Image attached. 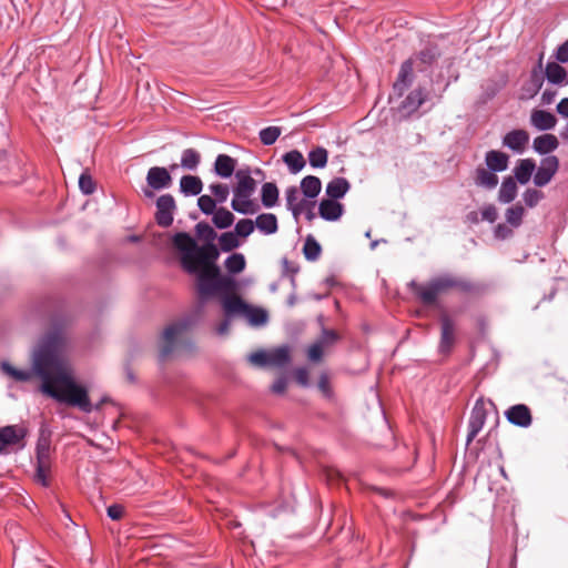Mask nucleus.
Returning a JSON list of instances; mask_svg holds the SVG:
<instances>
[{"instance_id": "nucleus-42", "label": "nucleus", "mask_w": 568, "mask_h": 568, "mask_svg": "<svg viewBox=\"0 0 568 568\" xmlns=\"http://www.w3.org/2000/svg\"><path fill=\"white\" fill-rule=\"evenodd\" d=\"M525 210L523 205L516 204L507 209L506 221L513 227H518L523 222Z\"/></svg>"}, {"instance_id": "nucleus-10", "label": "nucleus", "mask_w": 568, "mask_h": 568, "mask_svg": "<svg viewBox=\"0 0 568 568\" xmlns=\"http://www.w3.org/2000/svg\"><path fill=\"white\" fill-rule=\"evenodd\" d=\"M440 339L438 353L442 355L450 354L456 342V326L454 321L446 314L440 315Z\"/></svg>"}, {"instance_id": "nucleus-4", "label": "nucleus", "mask_w": 568, "mask_h": 568, "mask_svg": "<svg viewBox=\"0 0 568 568\" xmlns=\"http://www.w3.org/2000/svg\"><path fill=\"white\" fill-rule=\"evenodd\" d=\"M239 291V282L233 277H217L215 281L203 280L196 284L200 304L204 305L213 297H219L224 318L216 326L217 335H225L230 331L231 321L237 315H229L225 308L226 301H231V293Z\"/></svg>"}, {"instance_id": "nucleus-59", "label": "nucleus", "mask_w": 568, "mask_h": 568, "mask_svg": "<svg viewBox=\"0 0 568 568\" xmlns=\"http://www.w3.org/2000/svg\"><path fill=\"white\" fill-rule=\"evenodd\" d=\"M307 356L312 362H318L321 361L323 356V347L320 343H315L310 346Z\"/></svg>"}, {"instance_id": "nucleus-48", "label": "nucleus", "mask_w": 568, "mask_h": 568, "mask_svg": "<svg viewBox=\"0 0 568 568\" xmlns=\"http://www.w3.org/2000/svg\"><path fill=\"white\" fill-rule=\"evenodd\" d=\"M247 361L258 367H267L268 366V352L264 349L256 351L251 353L247 356Z\"/></svg>"}, {"instance_id": "nucleus-49", "label": "nucleus", "mask_w": 568, "mask_h": 568, "mask_svg": "<svg viewBox=\"0 0 568 568\" xmlns=\"http://www.w3.org/2000/svg\"><path fill=\"white\" fill-rule=\"evenodd\" d=\"M210 191L214 194L215 201L219 203H223L226 201L230 189L226 184L222 183H213L210 185Z\"/></svg>"}, {"instance_id": "nucleus-38", "label": "nucleus", "mask_w": 568, "mask_h": 568, "mask_svg": "<svg viewBox=\"0 0 568 568\" xmlns=\"http://www.w3.org/2000/svg\"><path fill=\"white\" fill-rule=\"evenodd\" d=\"M257 180H239L233 193L235 197L247 199L255 192Z\"/></svg>"}, {"instance_id": "nucleus-21", "label": "nucleus", "mask_w": 568, "mask_h": 568, "mask_svg": "<svg viewBox=\"0 0 568 568\" xmlns=\"http://www.w3.org/2000/svg\"><path fill=\"white\" fill-rule=\"evenodd\" d=\"M237 161L227 154H219L215 159L213 172L219 178H233Z\"/></svg>"}, {"instance_id": "nucleus-12", "label": "nucleus", "mask_w": 568, "mask_h": 568, "mask_svg": "<svg viewBox=\"0 0 568 568\" xmlns=\"http://www.w3.org/2000/svg\"><path fill=\"white\" fill-rule=\"evenodd\" d=\"M414 75V59L405 60L399 69L396 81L393 84V92L397 97H402L404 92L413 84Z\"/></svg>"}, {"instance_id": "nucleus-7", "label": "nucleus", "mask_w": 568, "mask_h": 568, "mask_svg": "<svg viewBox=\"0 0 568 568\" xmlns=\"http://www.w3.org/2000/svg\"><path fill=\"white\" fill-rule=\"evenodd\" d=\"M225 304L229 315L243 316L252 326H262L266 324L268 320L266 310L246 303L241 296L236 295V293H231V301H226Z\"/></svg>"}, {"instance_id": "nucleus-19", "label": "nucleus", "mask_w": 568, "mask_h": 568, "mask_svg": "<svg viewBox=\"0 0 568 568\" xmlns=\"http://www.w3.org/2000/svg\"><path fill=\"white\" fill-rule=\"evenodd\" d=\"M551 84L566 87L568 85V73L558 62H548L545 68L544 79Z\"/></svg>"}, {"instance_id": "nucleus-39", "label": "nucleus", "mask_w": 568, "mask_h": 568, "mask_svg": "<svg viewBox=\"0 0 568 568\" xmlns=\"http://www.w3.org/2000/svg\"><path fill=\"white\" fill-rule=\"evenodd\" d=\"M535 170L536 163L532 159H523L518 161L511 178H532Z\"/></svg>"}, {"instance_id": "nucleus-40", "label": "nucleus", "mask_w": 568, "mask_h": 568, "mask_svg": "<svg viewBox=\"0 0 568 568\" xmlns=\"http://www.w3.org/2000/svg\"><path fill=\"white\" fill-rule=\"evenodd\" d=\"M220 248L223 252H231L241 245L236 234L232 231L224 232L219 236Z\"/></svg>"}, {"instance_id": "nucleus-3", "label": "nucleus", "mask_w": 568, "mask_h": 568, "mask_svg": "<svg viewBox=\"0 0 568 568\" xmlns=\"http://www.w3.org/2000/svg\"><path fill=\"white\" fill-rule=\"evenodd\" d=\"M408 287L425 305L436 304L439 295L446 294L452 290L469 294L477 293L481 288L479 284L471 282L469 278L449 272L440 273L424 284L412 280L408 283Z\"/></svg>"}, {"instance_id": "nucleus-5", "label": "nucleus", "mask_w": 568, "mask_h": 568, "mask_svg": "<svg viewBox=\"0 0 568 568\" xmlns=\"http://www.w3.org/2000/svg\"><path fill=\"white\" fill-rule=\"evenodd\" d=\"M52 432L47 424H41L36 443L34 480L43 487L50 486L49 473L52 467Z\"/></svg>"}, {"instance_id": "nucleus-60", "label": "nucleus", "mask_w": 568, "mask_h": 568, "mask_svg": "<svg viewBox=\"0 0 568 568\" xmlns=\"http://www.w3.org/2000/svg\"><path fill=\"white\" fill-rule=\"evenodd\" d=\"M555 59L559 63L568 62V40L558 47L555 52Z\"/></svg>"}, {"instance_id": "nucleus-50", "label": "nucleus", "mask_w": 568, "mask_h": 568, "mask_svg": "<svg viewBox=\"0 0 568 568\" xmlns=\"http://www.w3.org/2000/svg\"><path fill=\"white\" fill-rule=\"evenodd\" d=\"M253 175L264 176V173L258 168H251L250 165L236 166L233 178H252Z\"/></svg>"}, {"instance_id": "nucleus-11", "label": "nucleus", "mask_w": 568, "mask_h": 568, "mask_svg": "<svg viewBox=\"0 0 568 568\" xmlns=\"http://www.w3.org/2000/svg\"><path fill=\"white\" fill-rule=\"evenodd\" d=\"M175 201L171 194H163L156 200L155 221L162 227H169L173 223Z\"/></svg>"}, {"instance_id": "nucleus-46", "label": "nucleus", "mask_w": 568, "mask_h": 568, "mask_svg": "<svg viewBox=\"0 0 568 568\" xmlns=\"http://www.w3.org/2000/svg\"><path fill=\"white\" fill-rule=\"evenodd\" d=\"M231 206L235 212L241 214H250L254 212L253 202L251 200L235 197V195L233 196Z\"/></svg>"}, {"instance_id": "nucleus-52", "label": "nucleus", "mask_w": 568, "mask_h": 568, "mask_svg": "<svg viewBox=\"0 0 568 568\" xmlns=\"http://www.w3.org/2000/svg\"><path fill=\"white\" fill-rule=\"evenodd\" d=\"M178 168V164L171 165V170L162 166H153L149 170L146 178H171V173Z\"/></svg>"}, {"instance_id": "nucleus-25", "label": "nucleus", "mask_w": 568, "mask_h": 568, "mask_svg": "<svg viewBox=\"0 0 568 568\" xmlns=\"http://www.w3.org/2000/svg\"><path fill=\"white\" fill-rule=\"evenodd\" d=\"M559 145L558 139L554 134H542L534 139L532 148L539 154H548L555 151Z\"/></svg>"}, {"instance_id": "nucleus-54", "label": "nucleus", "mask_w": 568, "mask_h": 568, "mask_svg": "<svg viewBox=\"0 0 568 568\" xmlns=\"http://www.w3.org/2000/svg\"><path fill=\"white\" fill-rule=\"evenodd\" d=\"M317 386L326 398L333 397V390L329 385V378L325 373L321 374Z\"/></svg>"}, {"instance_id": "nucleus-6", "label": "nucleus", "mask_w": 568, "mask_h": 568, "mask_svg": "<svg viewBox=\"0 0 568 568\" xmlns=\"http://www.w3.org/2000/svg\"><path fill=\"white\" fill-rule=\"evenodd\" d=\"M30 429L26 423L0 427V455L22 452L27 447Z\"/></svg>"}, {"instance_id": "nucleus-14", "label": "nucleus", "mask_w": 568, "mask_h": 568, "mask_svg": "<svg viewBox=\"0 0 568 568\" xmlns=\"http://www.w3.org/2000/svg\"><path fill=\"white\" fill-rule=\"evenodd\" d=\"M506 419L518 427L527 428L532 423V416L529 407L525 404H516L505 412Z\"/></svg>"}, {"instance_id": "nucleus-1", "label": "nucleus", "mask_w": 568, "mask_h": 568, "mask_svg": "<svg viewBox=\"0 0 568 568\" xmlns=\"http://www.w3.org/2000/svg\"><path fill=\"white\" fill-rule=\"evenodd\" d=\"M63 346V333L54 327L38 343L32 353V368L19 369L7 361H2L0 369L17 382H30L33 376L42 381L41 393L59 403L78 407L83 413L100 410V405H93L88 389L75 382L67 369L60 353Z\"/></svg>"}, {"instance_id": "nucleus-57", "label": "nucleus", "mask_w": 568, "mask_h": 568, "mask_svg": "<svg viewBox=\"0 0 568 568\" xmlns=\"http://www.w3.org/2000/svg\"><path fill=\"white\" fill-rule=\"evenodd\" d=\"M295 381L303 387L310 386L308 371L306 367L295 369Z\"/></svg>"}, {"instance_id": "nucleus-22", "label": "nucleus", "mask_w": 568, "mask_h": 568, "mask_svg": "<svg viewBox=\"0 0 568 568\" xmlns=\"http://www.w3.org/2000/svg\"><path fill=\"white\" fill-rule=\"evenodd\" d=\"M530 180H504L499 192H498V201L503 204L511 203L517 196V183L525 185Z\"/></svg>"}, {"instance_id": "nucleus-24", "label": "nucleus", "mask_w": 568, "mask_h": 568, "mask_svg": "<svg viewBox=\"0 0 568 568\" xmlns=\"http://www.w3.org/2000/svg\"><path fill=\"white\" fill-rule=\"evenodd\" d=\"M254 223L255 227L265 235H272L278 230L277 217L273 213L258 214Z\"/></svg>"}, {"instance_id": "nucleus-64", "label": "nucleus", "mask_w": 568, "mask_h": 568, "mask_svg": "<svg viewBox=\"0 0 568 568\" xmlns=\"http://www.w3.org/2000/svg\"><path fill=\"white\" fill-rule=\"evenodd\" d=\"M556 109L561 116L568 118V98H564Z\"/></svg>"}, {"instance_id": "nucleus-58", "label": "nucleus", "mask_w": 568, "mask_h": 568, "mask_svg": "<svg viewBox=\"0 0 568 568\" xmlns=\"http://www.w3.org/2000/svg\"><path fill=\"white\" fill-rule=\"evenodd\" d=\"M494 235L498 240H506L513 235V230L508 225L500 223L495 227Z\"/></svg>"}, {"instance_id": "nucleus-31", "label": "nucleus", "mask_w": 568, "mask_h": 568, "mask_svg": "<svg viewBox=\"0 0 568 568\" xmlns=\"http://www.w3.org/2000/svg\"><path fill=\"white\" fill-rule=\"evenodd\" d=\"M261 201L262 204L267 209L276 205L278 201V189L274 183L267 182L263 184L261 192Z\"/></svg>"}, {"instance_id": "nucleus-62", "label": "nucleus", "mask_w": 568, "mask_h": 568, "mask_svg": "<svg viewBox=\"0 0 568 568\" xmlns=\"http://www.w3.org/2000/svg\"><path fill=\"white\" fill-rule=\"evenodd\" d=\"M287 387V379L284 376H281L274 381L272 384V392L275 394H283Z\"/></svg>"}, {"instance_id": "nucleus-61", "label": "nucleus", "mask_w": 568, "mask_h": 568, "mask_svg": "<svg viewBox=\"0 0 568 568\" xmlns=\"http://www.w3.org/2000/svg\"><path fill=\"white\" fill-rule=\"evenodd\" d=\"M97 180H78L81 192L85 195L92 194L97 189Z\"/></svg>"}, {"instance_id": "nucleus-30", "label": "nucleus", "mask_w": 568, "mask_h": 568, "mask_svg": "<svg viewBox=\"0 0 568 568\" xmlns=\"http://www.w3.org/2000/svg\"><path fill=\"white\" fill-rule=\"evenodd\" d=\"M558 159L555 155L544 158L534 178H552L558 170Z\"/></svg>"}, {"instance_id": "nucleus-41", "label": "nucleus", "mask_w": 568, "mask_h": 568, "mask_svg": "<svg viewBox=\"0 0 568 568\" xmlns=\"http://www.w3.org/2000/svg\"><path fill=\"white\" fill-rule=\"evenodd\" d=\"M180 190L186 196L199 195L203 190L202 180H180Z\"/></svg>"}, {"instance_id": "nucleus-17", "label": "nucleus", "mask_w": 568, "mask_h": 568, "mask_svg": "<svg viewBox=\"0 0 568 568\" xmlns=\"http://www.w3.org/2000/svg\"><path fill=\"white\" fill-rule=\"evenodd\" d=\"M344 214V205L332 199H323L318 203V215L328 222L338 221Z\"/></svg>"}, {"instance_id": "nucleus-8", "label": "nucleus", "mask_w": 568, "mask_h": 568, "mask_svg": "<svg viewBox=\"0 0 568 568\" xmlns=\"http://www.w3.org/2000/svg\"><path fill=\"white\" fill-rule=\"evenodd\" d=\"M190 323L187 320H182L170 324L163 331V344L160 347L159 359L164 362L173 352L175 347L176 337L187 329Z\"/></svg>"}, {"instance_id": "nucleus-35", "label": "nucleus", "mask_w": 568, "mask_h": 568, "mask_svg": "<svg viewBox=\"0 0 568 568\" xmlns=\"http://www.w3.org/2000/svg\"><path fill=\"white\" fill-rule=\"evenodd\" d=\"M322 252L321 244L313 235H307L303 246V254L307 261H316Z\"/></svg>"}, {"instance_id": "nucleus-36", "label": "nucleus", "mask_w": 568, "mask_h": 568, "mask_svg": "<svg viewBox=\"0 0 568 568\" xmlns=\"http://www.w3.org/2000/svg\"><path fill=\"white\" fill-rule=\"evenodd\" d=\"M212 222L215 227L224 230L233 224L234 215L229 210L221 207L214 211Z\"/></svg>"}, {"instance_id": "nucleus-55", "label": "nucleus", "mask_w": 568, "mask_h": 568, "mask_svg": "<svg viewBox=\"0 0 568 568\" xmlns=\"http://www.w3.org/2000/svg\"><path fill=\"white\" fill-rule=\"evenodd\" d=\"M285 195H286L287 207L292 212V209H294V206L296 204H298V202H300V200H298L300 192H298L297 187L291 186L286 190Z\"/></svg>"}, {"instance_id": "nucleus-56", "label": "nucleus", "mask_w": 568, "mask_h": 568, "mask_svg": "<svg viewBox=\"0 0 568 568\" xmlns=\"http://www.w3.org/2000/svg\"><path fill=\"white\" fill-rule=\"evenodd\" d=\"M123 514L124 507L120 504H112L106 508V515L112 520H120Z\"/></svg>"}, {"instance_id": "nucleus-29", "label": "nucleus", "mask_w": 568, "mask_h": 568, "mask_svg": "<svg viewBox=\"0 0 568 568\" xmlns=\"http://www.w3.org/2000/svg\"><path fill=\"white\" fill-rule=\"evenodd\" d=\"M224 265L229 273L227 276L234 278L233 275L239 274L245 270L246 261L242 253H232L226 257Z\"/></svg>"}, {"instance_id": "nucleus-51", "label": "nucleus", "mask_w": 568, "mask_h": 568, "mask_svg": "<svg viewBox=\"0 0 568 568\" xmlns=\"http://www.w3.org/2000/svg\"><path fill=\"white\" fill-rule=\"evenodd\" d=\"M544 197V194L541 191L536 189H528L524 194L523 199L525 204L528 207H534L538 204V202Z\"/></svg>"}, {"instance_id": "nucleus-45", "label": "nucleus", "mask_w": 568, "mask_h": 568, "mask_svg": "<svg viewBox=\"0 0 568 568\" xmlns=\"http://www.w3.org/2000/svg\"><path fill=\"white\" fill-rule=\"evenodd\" d=\"M255 229V223L250 219H242L235 224L234 233L237 237L250 236Z\"/></svg>"}, {"instance_id": "nucleus-23", "label": "nucleus", "mask_w": 568, "mask_h": 568, "mask_svg": "<svg viewBox=\"0 0 568 568\" xmlns=\"http://www.w3.org/2000/svg\"><path fill=\"white\" fill-rule=\"evenodd\" d=\"M291 348L282 345L268 351V366L282 368L291 363Z\"/></svg>"}, {"instance_id": "nucleus-43", "label": "nucleus", "mask_w": 568, "mask_h": 568, "mask_svg": "<svg viewBox=\"0 0 568 568\" xmlns=\"http://www.w3.org/2000/svg\"><path fill=\"white\" fill-rule=\"evenodd\" d=\"M282 133L281 128L278 126H267L260 131L258 136L264 145H272L276 142Z\"/></svg>"}, {"instance_id": "nucleus-34", "label": "nucleus", "mask_w": 568, "mask_h": 568, "mask_svg": "<svg viewBox=\"0 0 568 568\" xmlns=\"http://www.w3.org/2000/svg\"><path fill=\"white\" fill-rule=\"evenodd\" d=\"M316 206V201H310V200H300L298 204L292 209V214L295 219L300 216L301 214L305 215V219L311 222L316 217V214L314 212V209Z\"/></svg>"}, {"instance_id": "nucleus-18", "label": "nucleus", "mask_w": 568, "mask_h": 568, "mask_svg": "<svg viewBox=\"0 0 568 568\" xmlns=\"http://www.w3.org/2000/svg\"><path fill=\"white\" fill-rule=\"evenodd\" d=\"M427 94L424 89L417 88L410 91L407 97L402 101L399 110L405 114L416 112L419 106L426 101Z\"/></svg>"}, {"instance_id": "nucleus-15", "label": "nucleus", "mask_w": 568, "mask_h": 568, "mask_svg": "<svg viewBox=\"0 0 568 568\" xmlns=\"http://www.w3.org/2000/svg\"><path fill=\"white\" fill-rule=\"evenodd\" d=\"M440 54L438 45L429 43L412 57L414 59V67L416 65L419 72H424L437 61Z\"/></svg>"}, {"instance_id": "nucleus-20", "label": "nucleus", "mask_w": 568, "mask_h": 568, "mask_svg": "<svg viewBox=\"0 0 568 568\" xmlns=\"http://www.w3.org/2000/svg\"><path fill=\"white\" fill-rule=\"evenodd\" d=\"M530 124L539 131H548L556 126L557 118L551 112L545 110H532Z\"/></svg>"}, {"instance_id": "nucleus-16", "label": "nucleus", "mask_w": 568, "mask_h": 568, "mask_svg": "<svg viewBox=\"0 0 568 568\" xmlns=\"http://www.w3.org/2000/svg\"><path fill=\"white\" fill-rule=\"evenodd\" d=\"M529 142V134L523 129H516L506 133L503 138V145L514 153L521 154Z\"/></svg>"}, {"instance_id": "nucleus-9", "label": "nucleus", "mask_w": 568, "mask_h": 568, "mask_svg": "<svg viewBox=\"0 0 568 568\" xmlns=\"http://www.w3.org/2000/svg\"><path fill=\"white\" fill-rule=\"evenodd\" d=\"M508 162L509 156L506 153L496 150L488 151L485 155L487 171L478 169L476 178H497L495 173L505 171L508 168Z\"/></svg>"}, {"instance_id": "nucleus-28", "label": "nucleus", "mask_w": 568, "mask_h": 568, "mask_svg": "<svg viewBox=\"0 0 568 568\" xmlns=\"http://www.w3.org/2000/svg\"><path fill=\"white\" fill-rule=\"evenodd\" d=\"M349 189L348 180H331L326 185L325 193L327 199L338 201L346 195Z\"/></svg>"}, {"instance_id": "nucleus-37", "label": "nucleus", "mask_w": 568, "mask_h": 568, "mask_svg": "<svg viewBox=\"0 0 568 568\" xmlns=\"http://www.w3.org/2000/svg\"><path fill=\"white\" fill-rule=\"evenodd\" d=\"M201 155L194 149H185L181 155V166L189 171H195L200 164Z\"/></svg>"}, {"instance_id": "nucleus-2", "label": "nucleus", "mask_w": 568, "mask_h": 568, "mask_svg": "<svg viewBox=\"0 0 568 568\" xmlns=\"http://www.w3.org/2000/svg\"><path fill=\"white\" fill-rule=\"evenodd\" d=\"M195 233L204 243L197 245L196 242L185 232L175 235V244L180 248L181 265L183 270L195 275L196 284L203 280L215 281L217 277H229L222 274L216 261L220 256V250L214 243L217 237L216 232L207 222H199L195 225Z\"/></svg>"}, {"instance_id": "nucleus-53", "label": "nucleus", "mask_w": 568, "mask_h": 568, "mask_svg": "<svg viewBox=\"0 0 568 568\" xmlns=\"http://www.w3.org/2000/svg\"><path fill=\"white\" fill-rule=\"evenodd\" d=\"M479 213H480V220L487 221L489 223H494L498 217L497 210H496L495 205H493V204L484 206Z\"/></svg>"}, {"instance_id": "nucleus-47", "label": "nucleus", "mask_w": 568, "mask_h": 568, "mask_svg": "<svg viewBox=\"0 0 568 568\" xmlns=\"http://www.w3.org/2000/svg\"><path fill=\"white\" fill-rule=\"evenodd\" d=\"M197 206L202 213L210 215L216 210V201L210 195H201L197 199Z\"/></svg>"}, {"instance_id": "nucleus-63", "label": "nucleus", "mask_w": 568, "mask_h": 568, "mask_svg": "<svg viewBox=\"0 0 568 568\" xmlns=\"http://www.w3.org/2000/svg\"><path fill=\"white\" fill-rule=\"evenodd\" d=\"M322 335L325 343H334L338 339L337 333L333 329L324 328Z\"/></svg>"}, {"instance_id": "nucleus-33", "label": "nucleus", "mask_w": 568, "mask_h": 568, "mask_svg": "<svg viewBox=\"0 0 568 568\" xmlns=\"http://www.w3.org/2000/svg\"><path fill=\"white\" fill-rule=\"evenodd\" d=\"M322 190V180H301L303 200L315 201Z\"/></svg>"}, {"instance_id": "nucleus-27", "label": "nucleus", "mask_w": 568, "mask_h": 568, "mask_svg": "<svg viewBox=\"0 0 568 568\" xmlns=\"http://www.w3.org/2000/svg\"><path fill=\"white\" fill-rule=\"evenodd\" d=\"M282 159H283V162L288 168L290 173L294 174V175L300 173L306 164L305 158L303 156L302 152H300L298 150H292V151L286 152L282 156Z\"/></svg>"}, {"instance_id": "nucleus-13", "label": "nucleus", "mask_w": 568, "mask_h": 568, "mask_svg": "<svg viewBox=\"0 0 568 568\" xmlns=\"http://www.w3.org/2000/svg\"><path fill=\"white\" fill-rule=\"evenodd\" d=\"M541 65L542 58L539 59L538 67L531 70L529 79L523 84L521 99H532L542 88L545 80Z\"/></svg>"}, {"instance_id": "nucleus-32", "label": "nucleus", "mask_w": 568, "mask_h": 568, "mask_svg": "<svg viewBox=\"0 0 568 568\" xmlns=\"http://www.w3.org/2000/svg\"><path fill=\"white\" fill-rule=\"evenodd\" d=\"M328 152L323 146L313 148L307 154V161L313 169H322L327 164Z\"/></svg>"}, {"instance_id": "nucleus-26", "label": "nucleus", "mask_w": 568, "mask_h": 568, "mask_svg": "<svg viewBox=\"0 0 568 568\" xmlns=\"http://www.w3.org/2000/svg\"><path fill=\"white\" fill-rule=\"evenodd\" d=\"M486 409L483 398L476 400L468 420V426L474 430H481L486 422Z\"/></svg>"}, {"instance_id": "nucleus-44", "label": "nucleus", "mask_w": 568, "mask_h": 568, "mask_svg": "<svg viewBox=\"0 0 568 568\" xmlns=\"http://www.w3.org/2000/svg\"><path fill=\"white\" fill-rule=\"evenodd\" d=\"M146 181H148V186L142 189L143 194L146 197H153L154 196L153 190L159 191V190L168 189L171 186L173 180H146Z\"/></svg>"}]
</instances>
